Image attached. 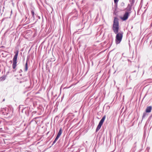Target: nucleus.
I'll return each instance as SVG.
<instances>
[{
	"instance_id": "nucleus-15",
	"label": "nucleus",
	"mask_w": 152,
	"mask_h": 152,
	"mask_svg": "<svg viewBox=\"0 0 152 152\" xmlns=\"http://www.w3.org/2000/svg\"><path fill=\"white\" fill-rule=\"evenodd\" d=\"M1 80H4L5 79V76H3L0 78Z\"/></svg>"
},
{
	"instance_id": "nucleus-3",
	"label": "nucleus",
	"mask_w": 152,
	"mask_h": 152,
	"mask_svg": "<svg viewBox=\"0 0 152 152\" xmlns=\"http://www.w3.org/2000/svg\"><path fill=\"white\" fill-rule=\"evenodd\" d=\"M18 53V51H17L13 59V64H12V67L13 69H14V70H13V72H15L16 70L15 68L17 66V59Z\"/></svg>"
},
{
	"instance_id": "nucleus-2",
	"label": "nucleus",
	"mask_w": 152,
	"mask_h": 152,
	"mask_svg": "<svg viewBox=\"0 0 152 152\" xmlns=\"http://www.w3.org/2000/svg\"><path fill=\"white\" fill-rule=\"evenodd\" d=\"M123 34V32L122 31H120L118 33L116 34V35L115 37V42L116 44L120 43L121 41Z\"/></svg>"
},
{
	"instance_id": "nucleus-13",
	"label": "nucleus",
	"mask_w": 152,
	"mask_h": 152,
	"mask_svg": "<svg viewBox=\"0 0 152 152\" xmlns=\"http://www.w3.org/2000/svg\"><path fill=\"white\" fill-rule=\"evenodd\" d=\"M59 137L57 136L56 138H55V140H54V141L53 142V143L52 144V145H53L56 142V141L57 140H58V138H59Z\"/></svg>"
},
{
	"instance_id": "nucleus-14",
	"label": "nucleus",
	"mask_w": 152,
	"mask_h": 152,
	"mask_svg": "<svg viewBox=\"0 0 152 152\" xmlns=\"http://www.w3.org/2000/svg\"><path fill=\"white\" fill-rule=\"evenodd\" d=\"M146 112H144L143 113L142 117V118L143 119L145 118L146 116L148 115V114Z\"/></svg>"
},
{
	"instance_id": "nucleus-9",
	"label": "nucleus",
	"mask_w": 152,
	"mask_h": 152,
	"mask_svg": "<svg viewBox=\"0 0 152 152\" xmlns=\"http://www.w3.org/2000/svg\"><path fill=\"white\" fill-rule=\"evenodd\" d=\"M102 125L100 124H99L98 125L96 129V132H97L100 129Z\"/></svg>"
},
{
	"instance_id": "nucleus-10",
	"label": "nucleus",
	"mask_w": 152,
	"mask_h": 152,
	"mask_svg": "<svg viewBox=\"0 0 152 152\" xmlns=\"http://www.w3.org/2000/svg\"><path fill=\"white\" fill-rule=\"evenodd\" d=\"M62 133V129L61 128L57 134V136L60 137Z\"/></svg>"
},
{
	"instance_id": "nucleus-7",
	"label": "nucleus",
	"mask_w": 152,
	"mask_h": 152,
	"mask_svg": "<svg viewBox=\"0 0 152 152\" xmlns=\"http://www.w3.org/2000/svg\"><path fill=\"white\" fill-rule=\"evenodd\" d=\"M106 118V116L104 115L103 116L101 120L100 121V122L99 123V124H100L101 125H102L103 124V123L105 119Z\"/></svg>"
},
{
	"instance_id": "nucleus-12",
	"label": "nucleus",
	"mask_w": 152,
	"mask_h": 152,
	"mask_svg": "<svg viewBox=\"0 0 152 152\" xmlns=\"http://www.w3.org/2000/svg\"><path fill=\"white\" fill-rule=\"evenodd\" d=\"M31 14L32 15V17L33 18V20H34L35 19V17H34V12L33 10H32L31 11Z\"/></svg>"
},
{
	"instance_id": "nucleus-11",
	"label": "nucleus",
	"mask_w": 152,
	"mask_h": 152,
	"mask_svg": "<svg viewBox=\"0 0 152 152\" xmlns=\"http://www.w3.org/2000/svg\"><path fill=\"white\" fill-rule=\"evenodd\" d=\"M28 69V61H26V64H25V72H26L27 71Z\"/></svg>"
},
{
	"instance_id": "nucleus-8",
	"label": "nucleus",
	"mask_w": 152,
	"mask_h": 152,
	"mask_svg": "<svg viewBox=\"0 0 152 152\" xmlns=\"http://www.w3.org/2000/svg\"><path fill=\"white\" fill-rule=\"evenodd\" d=\"M102 125L100 124H99L98 125L96 129V132H97L100 129Z\"/></svg>"
},
{
	"instance_id": "nucleus-1",
	"label": "nucleus",
	"mask_w": 152,
	"mask_h": 152,
	"mask_svg": "<svg viewBox=\"0 0 152 152\" xmlns=\"http://www.w3.org/2000/svg\"><path fill=\"white\" fill-rule=\"evenodd\" d=\"M112 29L115 34H117L119 32V23L118 19L116 17L114 18Z\"/></svg>"
},
{
	"instance_id": "nucleus-6",
	"label": "nucleus",
	"mask_w": 152,
	"mask_h": 152,
	"mask_svg": "<svg viewBox=\"0 0 152 152\" xmlns=\"http://www.w3.org/2000/svg\"><path fill=\"white\" fill-rule=\"evenodd\" d=\"M152 109V107L151 106H148L146 108L145 110V112L147 113H150L151 112Z\"/></svg>"
},
{
	"instance_id": "nucleus-17",
	"label": "nucleus",
	"mask_w": 152,
	"mask_h": 152,
	"mask_svg": "<svg viewBox=\"0 0 152 152\" xmlns=\"http://www.w3.org/2000/svg\"><path fill=\"white\" fill-rule=\"evenodd\" d=\"M118 0H114V1L115 3H116L118 2Z\"/></svg>"
},
{
	"instance_id": "nucleus-5",
	"label": "nucleus",
	"mask_w": 152,
	"mask_h": 152,
	"mask_svg": "<svg viewBox=\"0 0 152 152\" xmlns=\"http://www.w3.org/2000/svg\"><path fill=\"white\" fill-rule=\"evenodd\" d=\"M129 16V12H126L124 15L123 17L121 18V19L123 20H125L128 19Z\"/></svg>"
},
{
	"instance_id": "nucleus-16",
	"label": "nucleus",
	"mask_w": 152,
	"mask_h": 152,
	"mask_svg": "<svg viewBox=\"0 0 152 152\" xmlns=\"http://www.w3.org/2000/svg\"><path fill=\"white\" fill-rule=\"evenodd\" d=\"M130 1L131 2V4H133L134 3V0H130Z\"/></svg>"
},
{
	"instance_id": "nucleus-19",
	"label": "nucleus",
	"mask_w": 152,
	"mask_h": 152,
	"mask_svg": "<svg viewBox=\"0 0 152 152\" xmlns=\"http://www.w3.org/2000/svg\"><path fill=\"white\" fill-rule=\"evenodd\" d=\"M4 100H5V99H3V101H4Z\"/></svg>"
},
{
	"instance_id": "nucleus-4",
	"label": "nucleus",
	"mask_w": 152,
	"mask_h": 152,
	"mask_svg": "<svg viewBox=\"0 0 152 152\" xmlns=\"http://www.w3.org/2000/svg\"><path fill=\"white\" fill-rule=\"evenodd\" d=\"M8 110L6 107L1 108L0 110V113L3 115H7L8 114Z\"/></svg>"
},
{
	"instance_id": "nucleus-18",
	"label": "nucleus",
	"mask_w": 152,
	"mask_h": 152,
	"mask_svg": "<svg viewBox=\"0 0 152 152\" xmlns=\"http://www.w3.org/2000/svg\"><path fill=\"white\" fill-rule=\"evenodd\" d=\"M23 72L22 69H20L19 71V73H20Z\"/></svg>"
}]
</instances>
